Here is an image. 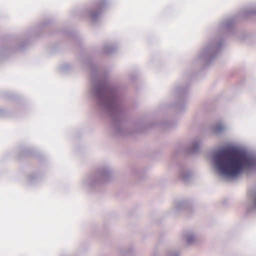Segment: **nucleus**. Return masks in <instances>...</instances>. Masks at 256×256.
I'll use <instances>...</instances> for the list:
<instances>
[{
	"label": "nucleus",
	"mask_w": 256,
	"mask_h": 256,
	"mask_svg": "<svg viewBox=\"0 0 256 256\" xmlns=\"http://www.w3.org/2000/svg\"><path fill=\"white\" fill-rule=\"evenodd\" d=\"M188 241L190 242V240L188 239Z\"/></svg>",
	"instance_id": "7ed1b4c3"
},
{
	"label": "nucleus",
	"mask_w": 256,
	"mask_h": 256,
	"mask_svg": "<svg viewBox=\"0 0 256 256\" xmlns=\"http://www.w3.org/2000/svg\"><path fill=\"white\" fill-rule=\"evenodd\" d=\"M254 205L256 206V196L254 197Z\"/></svg>",
	"instance_id": "f03ea898"
},
{
	"label": "nucleus",
	"mask_w": 256,
	"mask_h": 256,
	"mask_svg": "<svg viewBox=\"0 0 256 256\" xmlns=\"http://www.w3.org/2000/svg\"><path fill=\"white\" fill-rule=\"evenodd\" d=\"M215 162L220 173L234 178L243 170L254 168L256 160L244 152L234 149L222 150L215 156Z\"/></svg>",
	"instance_id": "f257e3e1"
}]
</instances>
